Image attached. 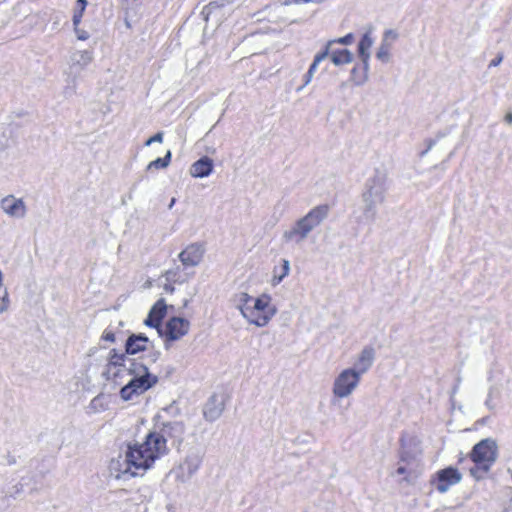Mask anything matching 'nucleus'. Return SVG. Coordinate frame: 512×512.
Segmentation results:
<instances>
[{"instance_id":"nucleus-29","label":"nucleus","mask_w":512,"mask_h":512,"mask_svg":"<svg viewBox=\"0 0 512 512\" xmlns=\"http://www.w3.org/2000/svg\"><path fill=\"white\" fill-rule=\"evenodd\" d=\"M376 57L382 62H388L390 58V46L387 42L383 41L376 53Z\"/></svg>"},{"instance_id":"nucleus-24","label":"nucleus","mask_w":512,"mask_h":512,"mask_svg":"<svg viewBox=\"0 0 512 512\" xmlns=\"http://www.w3.org/2000/svg\"><path fill=\"white\" fill-rule=\"evenodd\" d=\"M352 53L347 49L333 51L331 53V61L336 65L348 64L352 61Z\"/></svg>"},{"instance_id":"nucleus-39","label":"nucleus","mask_w":512,"mask_h":512,"mask_svg":"<svg viewBox=\"0 0 512 512\" xmlns=\"http://www.w3.org/2000/svg\"><path fill=\"white\" fill-rule=\"evenodd\" d=\"M503 60V56L502 55H498L496 58H494L490 64H489V67H496L498 65H500V63L502 62Z\"/></svg>"},{"instance_id":"nucleus-16","label":"nucleus","mask_w":512,"mask_h":512,"mask_svg":"<svg viewBox=\"0 0 512 512\" xmlns=\"http://www.w3.org/2000/svg\"><path fill=\"white\" fill-rule=\"evenodd\" d=\"M1 209L9 216L23 218L26 214V205L22 199L13 195L4 197L0 202Z\"/></svg>"},{"instance_id":"nucleus-40","label":"nucleus","mask_w":512,"mask_h":512,"mask_svg":"<svg viewBox=\"0 0 512 512\" xmlns=\"http://www.w3.org/2000/svg\"><path fill=\"white\" fill-rule=\"evenodd\" d=\"M6 457H7V462H6L7 465H13L16 463V457L10 451H8Z\"/></svg>"},{"instance_id":"nucleus-50","label":"nucleus","mask_w":512,"mask_h":512,"mask_svg":"<svg viewBox=\"0 0 512 512\" xmlns=\"http://www.w3.org/2000/svg\"><path fill=\"white\" fill-rule=\"evenodd\" d=\"M173 272L169 271L167 272V279H172L173 278Z\"/></svg>"},{"instance_id":"nucleus-31","label":"nucleus","mask_w":512,"mask_h":512,"mask_svg":"<svg viewBox=\"0 0 512 512\" xmlns=\"http://www.w3.org/2000/svg\"><path fill=\"white\" fill-rule=\"evenodd\" d=\"M145 325L147 326H150V327H154L157 329L158 333L160 335H162V327H161V322L160 321H156V318L154 317V315H152L150 312L147 316V318L145 319L144 321Z\"/></svg>"},{"instance_id":"nucleus-6","label":"nucleus","mask_w":512,"mask_h":512,"mask_svg":"<svg viewBox=\"0 0 512 512\" xmlns=\"http://www.w3.org/2000/svg\"><path fill=\"white\" fill-rule=\"evenodd\" d=\"M183 426L180 423H169L160 429L150 431L144 446L128 445L127 448H176L182 443Z\"/></svg>"},{"instance_id":"nucleus-28","label":"nucleus","mask_w":512,"mask_h":512,"mask_svg":"<svg viewBox=\"0 0 512 512\" xmlns=\"http://www.w3.org/2000/svg\"><path fill=\"white\" fill-rule=\"evenodd\" d=\"M9 307V293L6 288H0V314L7 312L9 310Z\"/></svg>"},{"instance_id":"nucleus-22","label":"nucleus","mask_w":512,"mask_h":512,"mask_svg":"<svg viewBox=\"0 0 512 512\" xmlns=\"http://www.w3.org/2000/svg\"><path fill=\"white\" fill-rule=\"evenodd\" d=\"M93 60V53L89 50H81L72 53L70 57V62L72 66L79 67L80 69H84L87 65H89Z\"/></svg>"},{"instance_id":"nucleus-33","label":"nucleus","mask_w":512,"mask_h":512,"mask_svg":"<svg viewBox=\"0 0 512 512\" xmlns=\"http://www.w3.org/2000/svg\"><path fill=\"white\" fill-rule=\"evenodd\" d=\"M74 31L78 40L85 41L90 37L89 33L79 28V26H74Z\"/></svg>"},{"instance_id":"nucleus-54","label":"nucleus","mask_w":512,"mask_h":512,"mask_svg":"<svg viewBox=\"0 0 512 512\" xmlns=\"http://www.w3.org/2000/svg\"><path fill=\"white\" fill-rule=\"evenodd\" d=\"M385 34H386V36H388V35L392 34V31H387Z\"/></svg>"},{"instance_id":"nucleus-32","label":"nucleus","mask_w":512,"mask_h":512,"mask_svg":"<svg viewBox=\"0 0 512 512\" xmlns=\"http://www.w3.org/2000/svg\"><path fill=\"white\" fill-rule=\"evenodd\" d=\"M472 448H497V443L492 438H486L476 443Z\"/></svg>"},{"instance_id":"nucleus-8","label":"nucleus","mask_w":512,"mask_h":512,"mask_svg":"<svg viewBox=\"0 0 512 512\" xmlns=\"http://www.w3.org/2000/svg\"><path fill=\"white\" fill-rule=\"evenodd\" d=\"M395 474L404 475L401 483L405 482L408 485H414L420 474L417 455L412 454L410 450H403Z\"/></svg>"},{"instance_id":"nucleus-13","label":"nucleus","mask_w":512,"mask_h":512,"mask_svg":"<svg viewBox=\"0 0 512 512\" xmlns=\"http://www.w3.org/2000/svg\"><path fill=\"white\" fill-rule=\"evenodd\" d=\"M460 472L453 467H448L437 472L435 488L440 493L447 492L451 486L461 481Z\"/></svg>"},{"instance_id":"nucleus-26","label":"nucleus","mask_w":512,"mask_h":512,"mask_svg":"<svg viewBox=\"0 0 512 512\" xmlns=\"http://www.w3.org/2000/svg\"><path fill=\"white\" fill-rule=\"evenodd\" d=\"M166 303L163 299L158 300L151 308L150 313L154 315L156 321H162L166 315Z\"/></svg>"},{"instance_id":"nucleus-46","label":"nucleus","mask_w":512,"mask_h":512,"mask_svg":"<svg viewBox=\"0 0 512 512\" xmlns=\"http://www.w3.org/2000/svg\"><path fill=\"white\" fill-rule=\"evenodd\" d=\"M175 202H176V199L172 198L170 203H169V205H168V208L171 209L174 206Z\"/></svg>"},{"instance_id":"nucleus-2","label":"nucleus","mask_w":512,"mask_h":512,"mask_svg":"<svg viewBox=\"0 0 512 512\" xmlns=\"http://www.w3.org/2000/svg\"><path fill=\"white\" fill-rule=\"evenodd\" d=\"M388 188V177L384 171L376 170L374 175L367 179L361 194L360 221L367 223L375 221L378 207L385 202Z\"/></svg>"},{"instance_id":"nucleus-7","label":"nucleus","mask_w":512,"mask_h":512,"mask_svg":"<svg viewBox=\"0 0 512 512\" xmlns=\"http://www.w3.org/2000/svg\"><path fill=\"white\" fill-rule=\"evenodd\" d=\"M361 378L354 370L343 369L334 379L332 394L336 399H344L351 396L358 388Z\"/></svg>"},{"instance_id":"nucleus-9","label":"nucleus","mask_w":512,"mask_h":512,"mask_svg":"<svg viewBox=\"0 0 512 512\" xmlns=\"http://www.w3.org/2000/svg\"><path fill=\"white\" fill-rule=\"evenodd\" d=\"M470 458L474 463V466L470 468V473L479 480L489 471L497 458V454L496 450H471Z\"/></svg>"},{"instance_id":"nucleus-35","label":"nucleus","mask_w":512,"mask_h":512,"mask_svg":"<svg viewBox=\"0 0 512 512\" xmlns=\"http://www.w3.org/2000/svg\"><path fill=\"white\" fill-rule=\"evenodd\" d=\"M163 141V132H158L154 136L147 139L145 142V146H150L152 143L158 142L161 143Z\"/></svg>"},{"instance_id":"nucleus-5","label":"nucleus","mask_w":512,"mask_h":512,"mask_svg":"<svg viewBox=\"0 0 512 512\" xmlns=\"http://www.w3.org/2000/svg\"><path fill=\"white\" fill-rule=\"evenodd\" d=\"M328 213V205H319L314 207L283 233V239L295 244L302 243L308 237L310 232L327 218Z\"/></svg>"},{"instance_id":"nucleus-15","label":"nucleus","mask_w":512,"mask_h":512,"mask_svg":"<svg viewBox=\"0 0 512 512\" xmlns=\"http://www.w3.org/2000/svg\"><path fill=\"white\" fill-rule=\"evenodd\" d=\"M204 252L203 245L192 243L180 252L178 258L185 267H195L202 261Z\"/></svg>"},{"instance_id":"nucleus-34","label":"nucleus","mask_w":512,"mask_h":512,"mask_svg":"<svg viewBox=\"0 0 512 512\" xmlns=\"http://www.w3.org/2000/svg\"><path fill=\"white\" fill-rule=\"evenodd\" d=\"M353 39H354L353 34L349 33V34H347V35H345V36H343V37H341V38H339L337 40H332L330 42H331V44L334 43V42H337V43H340V44H343V45H349V44H351L353 42Z\"/></svg>"},{"instance_id":"nucleus-21","label":"nucleus","mask_w":512,"mask_h":512,"mask_svg":"<svg viewBox=\"0 0 512 512\" xmlns=\"http://www.w3.org/2000/svg\"><path fill=\"white\" fill-rule=\"evenodd\" d=\"M373 45V39L371 38L369 33H365L363 37L361 38L359 45H358V53L360 58L363 61L364 69H369V58L370 53L369 50Z\"/></svg>"},{"instance_id":"nucleus-49","label":"nucleus","mask_w":512,"mask_h":512,"mask_svg":"<svg viewBox=\"0 0 512 512\" xmlns=\"http://www.w3.org/2000/svg\"><path fill=\"white\" fill-rule=\"evenodd\" d=\"M2 285H3V273L0 270V288H2Z\"/></svg>"},{"instance_id":"nucleus-56","label":"nucleus","mask_w":512,"mask_h":512,"mask_svg":"<svg viewBox=\"0 0 512 512\" xmlns=\"http://www.w3.org/2000/svg\"><path fill=\"white\" fill-rule=\"evenodd\" d=\"M291 3V1H285V5H289Z\"/></svg>"},{"instance_id":"nucleus-4","label":"nucleus","mask_w":512,"mask_h":512,"mask_svg":"<svg viewBox=\"0 0 512 512\" xmlns=\"http://www.w3.org/2000/svg\"><path fill=\"white\" fill-rule=\"evenodd\" d=\"M239 309L242 316L250 324L257 327L266 326L277 312L268 294H262L258 298H254L247 293H241L239 295Z\"/></svg>"},{"instance_id":"nucleus-45","label":"nucleus","mask_w":512,"mask_h":512,"mask_svg":"<svg viewBox=\"0 0 512 512\" xmlns=\"http://www.w3.org/2000/svg\"><path fill=\"white\" fill-rule=\"evenodd\" d=\"M486 406L489 408V409H493V405L491 404V395L489 394L488 395V398L485 402Z\"/></svg>"},{"instance_id":"nucleus-37","label":"nucleus","mask_w":512,"mask_h":512,"mask_svg":"<svg viewBox=\"0 0 512 512\" xmlns=\"http://www.w3.org/2000/svg\"><path fill=\"white\" fill-rule=\"evenodd\" d=\"M13 491H11V496L16 497L24 491V483L20 482L13 486Z\"/></svg>"},{"instance_id":"nucleus-19","label":"nucleus","mask_w":512,"mask_h":512,"mask_svg":"<svg viewBox=\"0 0 512 512\" xmlns=\"http://www.w3.org/2000/svg\"><path fill=\"white\" fill-rule=\"evenodd\" d=\"M213 171V160L204 156L194 162L190 168V174L195 178H204L209 176Z\"/></svg>"},{"instance_id":"nucleus-25","label":"nucleus","mask_w":512,"mask_h":512,"mask_svg":"<svg viewBox=\"0 0 512 512\" xmlns=\"http://www.w3.org/2000/svg\"><path fill=\"white\" fill-rule=\"evenodd\" d=\"M170 161H171V151L168 150L164 157L157 158V159L151 161L147 166V170L150 171L153 169L166 168L170 164Z\"/></svg>"},{"instance_id":"nucleus-17","label":"nucleus","mask_w":512,"mask_h":512,"mask_svg":"<svg viewBox=\"0 0 512 512\" xmlns=\"http://www.w3.org/2000/svg\"><path fill=\"white\" fill-rule=\"evenodd\" d=\"M152 346V342L142 333L131 334L125 343V353L127 355H135L148 350Z\"/></svg>"},{"instance_id":"nucleus-14","label":"nucleus","mask_w":512,"mask_h":512,"mask_svg":"<svg viewBox=\"0 0 512 512\" xmlns=\"http://www.w3.org/2000/svg\"><path fill=\"white\" fill-rule=\"evenodd\" d=\"M375 360V349L372 346H365L357 355L350 370H354L360 377L366 374L372 367Z\"/></svg>"},{"instance_id":"nucleus-38","label":"nucleus","mask_w":512,"mask_h":512,"mask_svg":"<svg viewBox=\"0 0 512 512\" xmlns=\"http://www.w3.org/2000/svg\"><path fill=\"white\" fill-rule=\"evenodd\" d=\"M220 7L218 2H210L207 6L204 8V13L210 14L214 9Z\"/></svg>"},{"instance_id":"nucleus-52","label":"nucleus","mask_w":512,"mask_h":512,"mask_svg":"<svg viewBox=\"0 0 512 512\" xmlns=\"http://www.w3.org/2000/svg\"><path fill=\"white\" fill-rule=\"evenodd\" d=\"M413 445H418L419 444V441L417 439H414V442L412 443Z\"/></svg>"},{"instance_id":"nucleus-10","label":"nucleus","mask_w":512,"mask_h":512,"mask_svg":"<svg viewBox=\"0 0 512 512\" xmlns=\"http://www.w3.org/2000/svg\"><path fill=\"white\" fill-rule=\"evenodd\" d=\"M129 361H137V359H130L125 352L119 353L116 349H112L109 352L105 373L115 381L117 379L123 380L129 366Z\"/></svg>"},{"instance_id":"nucleus-1","label":"nucleus","mask_w":512,"mask_h":512,"mask_svg":"<svg viewBox=\"0 0 512 512\" xmlns=\"http://www.w3.org/2000/svg\"><path fill=\"white\" fill-rule=\"evenodd\" d=\"M161 450H126L109 463V476L115 480L127 481L142 475L157 459ZM165 452L166 450H162Z\"/></svg>"},{"instance_id":"nucleus-42","label":"nucleus","mask_w":512,"mask_h":512,"mask_svg":"<svg viewBox=\"0 0 512 512\" xmlns=\"http://www.w3.org/2000/svg\"><path fill=\"white\" fill-rule=\"evenodd\" d=\"M504 121L509 124V125H512V112H508L505 117H504Z\"/></svg>"},{"instance_id":"nucleus-23","label":"nucleus","mask_w":512,"mask_h":512,"mask_svg":"<svg viewBox=\"0 0 512 512\" xmlns=\"http://www.w3.org/2000/svg\"><path fill=\"white\" fill-rule=\"evenodd\" d=\"M290 272V262L287 259L281 260L280 266H275L273 269V276L271 279V285L277 286L279 285L283 279L288 276Z\"/></svg>"},{"instance_id":"nucleus-43","label":"nucleus","mask_w":512,"mask_h":512,"mask_svg":"<svg viewBox=\"0 0 512 512\" xmlns=\"http://www.w3.org/2000/svg\"><path fill=\"white\" fill-rule=\"evenodd\" d=\"M459 384H460V378H458L457 384L452 389L451 399H453L455 394L457 393V391L459 389Z\"/></svg>"},{"instance_id":"nucleus-44","label":"nucleus","mask_w":512,"mask_h":512,"mask_svg":"<svg viewBox=\"0 0 512 512\" xmlns=\"http://www.w3.org/2000/svg\"><path fill=\"white\" fill-rule=\"evenodd\" d=\"M435 144H436V140H429L427 149H426V151L423 152V154L427 153Z\"/></svg>"},{"instance_id":"nucleus-3","label":"nucleus","mask_w":512,"mask_h":512,"mask_svg":"<svg viewBox=\"0 0 512 512\" xmlns=\"http://www.w3.org/2000/svg\"><path fill=\"white\" fill-rule=\"evenodd\" d=\"M125 377H128L127 382L120 389V397L124 401L133 400L158 383V377L150 373L148 367L139 360L129 361Z\"/></svg>"},{"instance_id":"nucleus-51","label":"nucleus","mask_w":512,"mask_h":512,"mask_svg":"<svg viewBox=\"0 0 512 512\" xmlns=\"http://www.w3.org/2000/svg\"><path fill=\"white\" fill-rule=\"evenodd\" d=\"M407 445H408V444L406 443V439H405V438H403V439H402V448H406V446H407Z\"/></svg>"},{"instance_id":"nucleus-27","label":"nucleus","mask_w":512,"mask_h":512,"mask_svg":"<svg viewBox=\"0 0 512 512\" xmlns=\"http://www.w3.org/2000/svg\"><path fill=\"white\" fill-rule=\"evenodd\" d=\"M87 4H88L87 0H77L76 1V6L74 9V14H73V19H72L74 26H79L82 16H83V13L87 7Z\"/></svg>"},{"instance_id":"nucleus-53","label":"nucleus","mask_w":512,"mask_h":512,"mask_svg":"<svg viewBox=\"0 0 512 512\" xmlns=\"http://www.w3.org/2000/svg\"><path fill=\"white\" fill-rule=\"evenodd\" d=\"M165 289L170 290L171 292L174 290L172 287H168V286H166Z\"/></svg>"},{"instance_id":"nucleus-41","label":"nucleus","mask_w":512,"mask_h":512,"mask_svg":"<svg viewBox=\"0 0 512 512\" xmlns=\"http://www.w3.org/2000/svg\"><path fill=\"white\" fill-rule=\"evenodd\" d=\"M159 356H160V352L159 351H153L150 354L152 362H156L158 360Z\"/></svg>"},{"instance_id":"nucleus-55","label":"nucleus","mask_w":512,"mask_h":512,"mask_svg":"<svg viewBox=\"0 0 512 512\" xmlns=\"http://www.w3.org/2000/svg\"><path fill=\"white\" fill-rule=\"evenodd\" d=\"M345 85H346L345 82H342L340 86H341V88H344Z\"/></svg>"},{"instance_id":"nucleus-20","label":"nucleus","mask_w":512,"mask_h":512,"mask_svg":"<svg viewBox=\"0 0 512 512\" xmlns=\"http://www.w3.org/2000/svg\"><path fill=\"white\" fill-rule=\"evenodd\" d=\"M330 46H331V42H328V43H327V45H326V47H325V49H324V51H322V52H320V53H318V54H316V55H315V57H314V60H313L312 64L310 65V67H309V69H308L307 73H306V74H305V76H304V84H303V86H301V87H299V88L297 89L298 91L302 90V88H303V87L307 86V85L311 82V80H312V78H313V76H314V73H315V71H316V69H317L318 65H319V64H320L324 59H326V58H327V56L329 55V49H330Z\"/></svg>"},{"instance_id":"nucleus-12","label":"nucleus","mask_w":512,"mask_h":512,"mask_svg":"<svg viewBox=\"0 0 512 512\" xmlns=\"http://www.w3.org/2000/svg\"><path fill=\"white\" fill-rule=\"evenodd\" d=\"M190 328V323L188 320L180 317L171 318L165 329L162 330V335L166 338L167 341H176L185 336Z\"/></svg>"},{"instance_id":"nucleus-18","label":"nucleus","mask_w":512,"mask_h":512,"mask_svg":"<svg viewBox=\"0 0 512 512\" xmlns=\"http://www.w3.org/2000/svg\"><path fill=\"white\" fill-rule=\"evenodd\" d=\"M224 410V403L222 399L217 395H212L206 402L203 415L208 421H215L218 419Z\"/></svg>"},{"instance_id":"nucleus-30","label":"nucleus","mask_w":512,"mask_h":512,"mask_svg":"<svg viewBox=\"0 0 512 512\" xmlns=\"http://www.w3.org/2000/svg\"><path fill=\"white\" fill-rule=\"evenodd\" d=\"M351 79L355 83V85H363L368 79V70L364 69L363 74L360 75L358 73V69L354 67L351 71Z\"/></svg>"},{"instance_id":"nucleus-47","label":"nucleus","mask_w":512,"mask_h":512,"mask_svg":"<svg viewBox=\"0 0 512 512\" xmlns=\"http://www.w3.org/2000/svg\"><path fill=\"white\" fill-rule=\"evenodd\" d=\"M507 512H512V497H511V500H510L509 505L507 507Z\"/></svg>"},{"instance_id":"nucleus-11","label":"nucleus","mask_w":512,"mask_h":512,"mask_svg":"<svg viewBox=\"0 0 512 512\" xmlns=\"http://www.w3.org/2000/svg\"><path fill=\"white\" fill-rule=\"evenodd\" d=\"M201 461L202 458L198 453H191L186 457L185 461L171 473L175 475L177 481L186 483L196 473L200 467Z\"/></svg>"},{"instance_id":"nucleus-48","label":"nucleus","mask_w":512,"mask_h":512,"mask_svg":"<svg viewBox=\"0 0 512 512\" xmlns=\"http://www.w3.org/2000/svg\"><path fill=\"white\" fill-rule=\"evenodd\" d=\"M312 0H294L293 2L294 3H300V2H304V3H309L311 2Z\"/></svg>"},{"instance_id":"nucleus-36","label":"nucleus","mask_w":512,"mask_h":512,"mask_svg":"<svg viewBox=\"0 0 512 512\" xmlns=\"http://www.w3.org/2000/svg\"><path fill=\"white\" fill-rule=\"evenodd\" d=\"M104 341H108V342H115L116 340V337H115V334L114 332H112L111 330H108L106 329L103 334H102V337H101Z\"/></svg>"}]
</instances>
